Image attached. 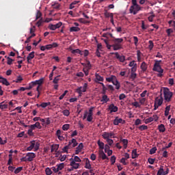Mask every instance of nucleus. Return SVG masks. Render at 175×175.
<instances>
[{"instance_id": "19", "label": "nucleus", "mask_w": 175, "mask_h": 175, "mask_svg": "<svg viewBox=\"0 0 175 175\" xmlns=\"http://www.w3.org/2000/svg\"><path fill=\"white\" fill-rule=\"evenodd\" d=\"M33 58H35V51H32L28 55L27 57L28 64H31V60L33 59Z\"/></svg>"}, {"instance_id": "37", "label": "nucleus", "mask_w": 175, "mask_h": 175, "mask_svg": "<svg viewBox=\"0 0 175 175\" xmlns=\"http://www.w3.org/2000/svg\"><path fill=\"white\" fill-rule=\"evenodd\" d=\"M104 16L107 18H109V17H110V18H111V16L112 17H114V15L113 14V13H110L107 11H105V13H104Z\"/></svg>"}, {"instance_id": "38", "label": "nucleus", "mask_w": 175, "mask_h": 175, "mask_svg": "<svg viewBox=\"0 0 175 175\" xmlns=\"http://www.w3.org/2000/svg\"><path fill=\"white\" fill-rule=\"evenodd\" d=\"M85 169H91V164L90 163V159H85Z\"/></svg>"}, {"instance_id": "2", "label": "nucleus", "mask_w": 175, "mask_h": 175, "mask_svg": "<svg viewBox=\"0 0 175 175\" xmlns=\"http://www.w3.org/2000/svg\"><path fill=\"white\" fill-rule=\"evenodd\" d=\"M163 94L164 96L165 103L172 102V98H173V92L170 91V88H163Z\"/></svg>"}, {"instance_id": "27", "label": "nucleus", "mask_w": 175, "mask_h": 175, "mask_svg": "<svg viewBox=\"0 0 175 175\" xmlns=\"http://www.w3.org/2000/svg\"><path fill=\"white\" fill-rule=\"evenodd\" d=\"M80 3V1H72L69 6V9L72 10V9H75V8H76V6H75V5H77Z\"/></svg>"}, {"instance_id": "11", "label": "nucleus", "mask_w": 175, "mask_h": 175, "mask_svg": "<svg viewBox=\"0 0 175 175\" xmlns=\"http://www.w3.org/2000/svg\"><path fill=\"white\" fill-rule=\"evenodd\" d=\"M154 103L158 105V106H162V103H163V97H162V94L155 98Z\"/></svg>"}, {"instance_id": "63", "label": "nucleus", "mask_w": 175, "mask_h": 175, "mask_svg": "<svg viewBox=\"0 0 175 175\" xmlns=\"http://www.w3.org/2000/svg\"><path fill=\"white\" fill-rule=\"evenodd\" d=\"M142 124V120L140 119H137L135 122V125H136V126H137L138 125Z\"/></svg>"}, {"instance_id": "24", "label": "nucleus", "mask_w": 175, "mask_h": 175, "mask_svg": "<svg viewBox=\"0 0 175 175\" xmlns=\"http://www.w3.org/2000/svg\"><path fill=\"white\" fill-rule=\"evenodd\" d=\"M96 83H98V81H104L105 79L103 77L100 76L99 74L96 73Z\"/></svg>"}, {"instance_id": "44", "label": "nucleus", "mask_w": 175, "mask_h": 175, "mask_svg": "<svg viewBox=\"0 0 175 175\" xmlns=\"http://www.w3.org/2000/svg\"><path fill=\"white\" fill-rule=\"evenodd\" d=\"M70 161H72L74 162H81V159H80V157L75 156L74 159H70Z\"/></svg>"}, {"instance_id": "16", "label": "nucleus", "mask_w": 175, "mask_h": 175, "mask_svg": "<svg viewBox=\"0 0 175 175\" xmlns=\"http://www.w3.org/2000/svg\"><path fill=\"white\" fill-rule=\"evenodd\" d=\"M44 80V78H41L39 80H36L35 81H32L31 84L33 85V86L34 85H42V84H43V81Z\"/></svg>"}, {"instance_id": "3", "label": "nucleus", "mask_w": 175, "mask_h": 175, "mask_svg": "<svg viewBox=\"0 0 175 175\" xmlns=\"http://www.w3.org/2000/svg\"><path fill=\"white\" fill-rule=\"evenodd\" d=\"M161 62H162V60H154V64L152 68L154 72H158V73H163V69L161 66Z\"/></svg>"}, {"instance_id": "64", "label": "nucleus", "mask_w": 175, "mask_h": 175, "mask_svg": "<svg viewBox=\"0 0 175 175\" xmlns=\"http://www.w3.org/2000/svg\"><path fill=\"white\" fill-rule=\"evenodd\" d=\"M116 156H111V165H114V163H116Z\"/></svg>"}, {"instance_id": "4", "label": "nucleus", "mask_w": 175, "mask_h": 175, "mask_svg": "<svg viewBox=\"0 0 175 175\" xmlns=\"http://www.w3.org/2000/svg\"><path fill=\"white\" fill-rule=\"evenodd\" d=\"M139 10H142V7L140 5H131L129 9L130 13H132L133 14H137V12H139Z\"/></svg>"}, {"instance_id": "1", "label": "nucleus", "mask_w": 175, "mask_h": 175, "mask_svg": "<svg viewBox=\"0 0 175 175\" xmlns=\"http://www.w3.org/2000/svg\"><path fill=\"white\" fill-rule=\"evenodd\" d=\"M110 41L112 43V48L114 51H118V50L122 49V42H124V39L113 38V39H111Z\"/></svg>"}, {"instance_id": "34", "label": "nucleus", "mask_w": 175, "mask_h": 175, "mask_svg": "<svg viewBox=\"0 0 175 175\" xmlns=\"http://www.w3.org/2000/svg\"><path fill=\"white\" fill-rule=\"evenodd\" d=\"M139 157V154H137V150L134 149L132 151V159H135V158H137Z\"/></svg>"}, {"instance_id": "7", "label": "nucleus", "mask_w": 175, "mask_h": 175, "mask_svg": "<svg viewBox=\"0 0 175 175\" xmlns=\"http://www.w3.org/2000/svg\"><path fill=\"white\" fill-rule=\"evenodd\" d=\"M111 54L113 55H114L116 56V58L120 61V62H125V56L124 55H120L118 52H113L111 53Z\"/></svg>"}, {"instance_id": "33", "label": "nucleus", "mask_w": 175, "mask_h": 175, "mask_svg": "<svg viewBox=\"0 0 175 175\" xmlns=\"http://www.w3.org/2000/svg\"><path fill=\"white\" fill-rule=\"evenodd\" d=\"M80 31V27H71L70 28V32H79Z\"/></svg>"}, {"instance_id": "51", "label": "nucleus", "mask_w": 175, "mask_h": 175, "mask_svg": "<svg viewBox=\"0 0 175 175\" xmlns=\"http://www.w3.org/2000/svg\"><path fill=\"white\" fill-rule=\"evenodd\" d=\"M57 170L59 171L64 169V167H65V164L64 163H62L60 164L57 165Z\"/></svg>"}, {"instance_id": "32", "label": "nucleus", "mask_w": 175, "mask_h": 175, "mask_svg": "<svg viewBox=\"0 0 175 175\" xmlns=\"http://www.w3.org/2000/svg\"><path fill=\"white\" fill-rule=\"evenodd\" d=\"M99 155H100V158H102V159H103V160L109 159L107 158V156H106V154H105V152H103V150H100Z\"/></svg>"}, {"instance_id": "14", "label": "nucleus", "mask_w": 175, "mask_h": 175, "mask_svg": "<svg viewBox=\"0 0 175 175\" xmlns=\"http://www.w3.org/2000/svg\"><path fill=\"white\" fill-rule=\"evenodd\" d=\"M109 110H110V113H117L118 111V107L114 105V104H111L109 106Z\"/></svg>"}, {"instance_id": "29", "label": "nucleus", "mask_w": 175, "mask_h": 175, "mask_svg": "<svg viewBox=\"0 0 175 175\" xmlns=\"http://www.w3.org/2000/svg\"><path fill=\"white\" fill-rule=\"evenodd\" d=\"M102 137L105 140L110 139V134L108 132H104L102 135Z\"/></svg>"}, {"instance_id": "59", "label": "nucleus", "mask_w": 175, "mask_h": 175, "mask_svg": "<svg viewBox=\"0 0 175 175\" xmlns=\"http://www.w3.org/2000/svg\"><path fill=\"white\" fill-rule=\"evenodd\" d=\"M86 68L87 69H91V68H92V66L91 65V62L88 60L86 61Z\"/></svg>"}, {"instance_id": "56", "label": "nucleus", "mask_w": 175, "mask_h": 175, "mask_svg": "<svg viewBox=\"0 0 175 175\" xmlns=\"http://www.w3.org/2000/svg\"><path fill=\"white\" fill-rule=\"evenodd\" d=\"M149 43V50H152V49H154V42H152V40H149L148 42Z\"/></svg>"}, {"instance_id": "22", "label": "nucleus", "mask_w": 175, "mask_h": 175, "mask_svg": "<svg viewBox=\"0 0 175 175\" xmlns=\"http://www.w3.org/2000/svg\"><path fill=\"white\" fill-rule=\"evenodd\" d=\"M58 148H59V144H53L51 146V152H57V151H58Z\"/></svg>"}, {"instance_id": "39", "label": "nucleus", "mask_w": 175, "mask_h": 175, "mask_svg": "<svg viewBox=\"0 0 175 175\" xmlns=\"http://www.w3.org/2000/svg\"><path fill=\"white\" fill-rule=\"evenodd\" d=\"M51 105V103H42L40 105V107H42V109H46L47 106H50Z\"/></svg>"}, {"instance_id": "57", "label": "nucleus", "mask_w": 175, "mask_h": 175, "mask_svg": "<svg viewBox=\"0 0 175 175\" xmlns=\"http://www.w3.org/2000/svg\"><path fill=\"white\" fill-rule=\"evenodd\" d=\"M21 170H23V167H17V168L14 170L15 174H18V173H20V172H21Z\"/></svg>"}, {"instance_id": "41", "label": "nucleus", "mask_w": 175, "mask_h": 175, "mask_svg": "<svg viewBox=\"0 0 175 175\" xmlns=\"http://www.w3.org/2000/svg\"><path fill=\"white\" fill-rule=\"evenodd\" d=\"M51 6L53 9H59L61 5H59L58 2H55L51 5Z\"/></svg>"}, {"instance_id": "5", "label": "nucleus", "mask_w": 175, "mask_h": 175, "mask_svg": "<svg viewBox=\"0 0 175 175\" xmlns=\"http://www.w3.org/2000/svg\"><path fill=\"white\" fill-rule=\"evenodd\" d=\"M94 107H92L89 109V112H88V116H87V121L88 122H92V120H94V118L92 116H94Z\"/></svg>"}, {"instance_id": "15", "label": "nucleus", "mask_w": 175, "mask_h": 175, "mask_svg": "<svg viewBox=\"0 0 175 175\" xmlns=\"http://www.w3.org/2000/svg\"><path fill=\"white\" fill-rule=\"evenodd\" d=\"M27 126H29V128H31L33 131L34 129H36V128L37 129H42V126L39 122H36V124Z\"/></svg>"}, {"instance_id": "13", "label": "nucleus", "mask_w": 175, "mask_h": 175, "mask_svg": "<svg viewBox=\"0 0 175 175\" xmlns=\"http://www.w3.org/2000/svg\"><path fill=\"white\" fill-rule=\"evenodd\" d=\"M26 157H27V161L29 162H32V161H33V159L36 157V154H35V153L33 152H28L26 154Z\"/></svg>"}, {"instance_id": "17", "label": "nucleus", "mask_w": 175, "mask_h": 175, "mask_svg": "<svg viewBox=\"0 0 175 175\" xmlns=\"http://www.w3.org/2000/svg\"><path fill=\"white\" fill-rule=\"evenodd\" d=\"M68 144L70 145V147H71V148H73L76 147L77 144H79V143H77L76 139L73 138L68 142Z\"/></svg>"}, {"instance_id": "47", "label": "nucleus", "mask_w": 175, "mask_h": 175, "mask_svg": "<svg viewBox=\"0 0 175 175\" xmlns=\"http://www.w3.org/2000/svg\"><path fill=\"white\" fill-rule=\"evenodd\" d=\"M44 23V21L42 18H40L37 23H36V25L37 27H38V28L40 27H41V25Z\"/></svg>"}, {"instance_id": "18", "label": "nucleus", "mask_w": 175, "mask_h": 175, "mask_svg": "<svg viewBox=\"0 0 175 175\" xmlns=\"http://www.w3.org/2000/svg\"><path fill=\"white\" fill-rule=\"evenodd\" d=\"M83 147L84 146L83 145V143H80L76 148L75 154L79 155V153L81 152V150H83Z\"/></svg>"}, {"instance_id": "40", "label": "nucleus", "mask_w": 175, "mask_h": 175, "mask_svg": "<svg viewBox=\"0 0 175 175\" xmlns=\"http://www.w3.org/2000/svg\"><path fill=\"white\" fill-rule=\"evenodd\" d=\"M114 79H116V76L111 75V77L106 78V81H108V83H113Z\"/></svg>"}, {"instance_id": "42", "label": "nucleus", "mask_w": 175, "mask_h": 175, "mask_svg": "<svg viewBox=\"0 0 175 175\" xmlns=\"http://www.w3.org/2000/svg\"><path fill=\"white\" fill-rule=\"evenodd\" d=\"M8 104H3V102L0 103V109L3 110L5 109H8Z\"/></svg>"}, {"instance_id": "26", "label": "nucleus", "mask_w": 175, "mask_h": 175, "mask_svg": "<svg viewBox=\"0 0 175 175\" xmlns=\"http://www.w3.org/2000/svg\"><path fill=\"white\" fill-rule=\"evenodd\" d=\"M159 131L161 133H163L166 131V128L165 127V125L163 124H161L158 126Z\"/></svg>"}, {"instance_id": "30", "label": "nucleus", "mask_w": 175, "mask_h": 175, "mask_svg": "<svg viewBox=\"0 0 175 175\" xmlns=\"http://www.w3.org/2000/svg\"><path fill=\"white\" fill-rule=\"evenodd\" d=\"M120 142L123 143V147L124 150H126V148L128 147V139L121 138Z\"/></svg>"}, {"instance_id": "12", "label": "nucleus", "mask_w": 175, "mask_h": 175, "mask_svg": "<svg viewBox=\"0 0 175 175\" xmlns=\"http://www.w3.org/2000/svg\"><path fill=\"white\" fill-rule=\"evenodd\" d=\"M119 124H125V120H122V118L116 117L115 120H113V125H119Z\"/></svg>"}, {"instance_id": "23", "label": "nucleus", "mask_w": 175, "mask_h": 175, "mask_svg": "<svg viewBox=\"0 0 175 175\" xmlns=\"http://www.w3.org/2000/svg\"><path fill=\"white\" fill-rule=\"evenodd\" d=\"M70 165L72 166L74 169H79L80 164L78 163H76V161H70Z\"/></svg>"}, {"instance_id": "28", "label": "nucleus", "mask_w": 175, "mask_h": 175, "mask_svg": "<svg viewBox=\"0 0 175 175\" xmlns=\"http://www.w3.org/2000/svg\"><path fill=\"white\" fill-rule=\"evenodd\" d=\"M97 144L100 150H101V151H103V150H105V143H103V142H100V140H98L97 142Z\"/></svg>"}, {"instance_id": "53", "label": "nucleus", "mask_w": 175, "mask_h": 175, "mask_svg": "<svg viewBox=\"0 0 175 175\" xmlns=\"http://www.w3.org/2000/svg\"><path fill=\"white\" fill-rule=\"evenodd\" d=\"M23 79L21 76H18L16 78V81H14V83H21L23 81Z\"/></svg>"}, {"instance_id": "20", "label": "nucleus", "mask_w": 175, "mask_h": 175, "mask_svg": "<svg viewBox=\"0 0 175 175\" xmlns=\"http://www.w3.org/2000/svg\"><path fill=\"white\" fill-rule=\"evenodd\" d=\"M112 83L113 84V85H116V90H118L121 87V85H120V82H118V81L117 80V77H115V78H113Z\"/></svg>"}, {"instance_id": "25", "label": "nucleus", "mask_w": 175, "mask_h": 175, "mask_svg": "<svg viewBox=\"0 0 175 175\" xmlns=\"http://www.w3.org/2000/svg\"><path fill=\"white\" fill-rule=\"evenodd\" d=\"M110 100V98L107 96V95H103L102 96V98L100 100V102H103V103H107Z\"/></svg>"}, {"instance_id": "58", "label": "nucleus", "mask_w": 175, "mask_h": 175, "mask_svg": "<svg viewBox=\"0 0 175 175\" xmlns=\"http://www.w3.org/2000/svg\"><path fill=\"white\" fill-rule=\"evenodd\" d=\"M67 92H68V90L64 91V92L59 97V100H62V99L65 98V96L66 95Z\"/></svg>"}, {"instance_id": "9", "label": "nucleus", "mask_w": 175, "mask_h": 175, "mask_svg": "<svg viewBox=\"0 0 175 175\" xmlns=\"http://www.w3.org/2000/svg\"><path fill=\"white\" fill-rule=\"evenodd\" d=\"M169 174V168H166V171H163V166H161L157 172V175H166Z\"/></svg>"}, {"instance_id": "52", "label": "nucleus", "mask_w": 175, "mask_h": 175, "mask_svg": "<svg viewBox=\"0 0 175 175\" xmlns=\"http://www.w3.org/2000/svg\"><path fill=\"white\" fill-rule=\"evenodd\" d=\"M70 128V125L69 124H66L62 126L63 131H68Z\"/></svg>"}, {"instance_id": "54", "label": "nucleus", "mask_w": 175, "mask_h": 175, "mask_svg": "<svg viewBox=\"0 0 175 175\" xmlns=\"http://www.w3.org/2000/svg\"><path fill=\"white\" fill-rule=\"evenodd\" d=\"M157 152V147H153L150 150V155H152Z\"/></svg>"}, {"instance_id": "45", "label": "nucleus", "mask_w": 175, "mask_h": 175, "mask_svg": "<svg viewBox=\"0 0 175 175\" xmlns=\"http://www.w3.org/2000/svg\"><path fill=\"white\" fill-rule=\"evenodd\" d=\"M59 77H61V75H57L54 78L53 81V84H58V81H59Z\"/></svg>"}, {"instance_id": "10", "label": "nucleus", "mask_w": 175, "mask_h": 175, "mask_svg": "<svg viewBox=\"0 0 175 175\" xmlns=\"http://www.w3.org/2000/svg\"><path fill=\"white\" fill-rule=\"evenodd\" d=\"M87 87H88V85L87 83H84L83 87H79L77 89V92L79 94H83V92H85L87 91Z\"/></svg>"}, {"instance_id": "31", "label": "nucleus", "mask_w": 175, "mask_h": 175, "mask_svg": "<svg viewBox=\"0 0 175 175\" xmlns=\"http://www.w3.org/2000/svg\"><path fill=\"white\" fill-rule=\"evenodd\" d=\"M0 83H2V84H3L4 85H6L7 87L8 85H10V83H9V81H8V79L3 77V79H1V80H0Z\"/></svg>"}, {"instance_id": "48", "label": "nucleus", "mask_w": 175, "mask_h": 175, "mask_svg": "<svg viewBox=\"0 0 175 175\" xmlns=\"http://www.w3.org/2000/svg\"><path fill=\"white\" fill-rule=\"evenodd\" d=\"M139 131H146L148 129V127L146 125H142L138 127Z\"/></svg>"}, {"instance_id": "36", "label": "nucleus", "mask_w": 175, "mask_h": 175, "mask_svg": "<svg viewBox=\"0 0 175 175\" xmlns=\"http://www.w3.org/2000/svg\"><path fill=\"white\" fill-rule=\"evenodd\" d=\"M170 107H171V105H167L165 107V113H164V116L165 117H167V116H169V111H170Z\"/></svg>"}, {"instance_id": "62", "label": "nucleus", "mask_w": 175, "mask_h": 175, "mask_svg": "<svg viewBox=\"0 0 175 175\" xmlns=\"http://www.w3.org/2000/svg\"><path fill=\"white\" fill-rule=\"evenodd\" d=\"M168 24L171 26L173 27L174 28V31H175V21H170L168 22Z\"/></svg>"}, {"instance_id": "61", "label": "nucleus", "mask_w": 175, "mask_h": 175, "mask_svg": "<svg viewBox=\"0 0 175 175\" xmlns=\"http://www.w3.org/2000/svg\"><path fill=\"white\" fill-rule=\"evenodd\" d=\"M137 77V75L136 74V72H131V79H132V80H135V79H136V77Z\"/></svg>"}, {"instance_id": "50", "label": "nucleus", "mask_w": 175, "mask_h": 175, "mask_svg": "<svg viewBox=\"0 0 175 175\" xmlns=\"http://www.w3.org/2000/svg\"><path fill=\"white\" fill-rule=\"evenodd\" d=\"M45 173L46 175H51L53 174V171H51V169H50V167H46L45 170Z\"/></svg>"}, {"instance_id": "6", "label": "nucleus", "mask_w": 175, "mask_h": 175, "mask_svg": "<svg viewBox=\"0 0 175 175\" xmlns=\"http://www.w3.org/2000/svg\"><path fill=\"white\" fill-rule=\"evenodd\" d=\"M35 148L36 151H38L39 150V146L35 144V140H33L31 142V145L27 148V151H32Z\"/></svg>"}, {"instance_id": "43", "label": "nucleus", "mask_w": 175, "mask_h": 175, "mask_svg": "<svg viewBox=\"0 0 175 175\" xmlns=\"http://www.w3.org/2000/svg\"><path fill=\"white\" fill-rule=\"evenodd\" d=\"M62 113L64 116H65L66 117H69V116L70 115V111H69V110L68 109H64L62 111Z\"/></svg>"}, {"instance_id": "55", "label": "nucleus", "mask_w": 175, "mask_h": 175, "mask_svg": "<svg viewBox=\"0 0 175 175\" xmlns=\"http://www.w3.org/2000/svg\"><path fill=\"white\" fill-rule=\"evenodd\" d=\"M7 59H8V62H7L8 65H12L13 64V61H14V59L10 58V57H8Z\"/></svg>"}, {"instance_id": "21", "label": "nucleus", "mask_w": 175, "mask_h": 175, "mask_svg": "<svg viewBox=\"0 0 175 175\" xmlns=\"http://www.w3.org/2000/svg\"><path fill=\"white\" fill-rule=\"evenodd\" d=\"M70 50L71 51L72 54H80V55H83V53L80 49H72V48H70Z\"/></svg>"}, {"instance_id": "60", "label": "nucleus", "mask_w": 175, "mask_h": 175, "mask_svg": "<svg viewBox=\"0 0 175 175\" xmlns=\"http://www.w3.org/2000/svg\"><path fill=\"white\" fill-rule=\"evenodd\" d=\"M152 121H153V119L152 117L148 118L145 120V124H150V122H152Z\"/></svg>"}, {"instance_id": "46", "label": "nucleus", "mask_w": 175, "mask_h": 175, "mask_svg": "<svg viewBox=\"0 0 175 175\" xmlns=\"http://www.w3.org/2000/svg\"><path fill=\"white\" fill-rule=\"evenodd\" d=\"M70 148H72L70 147V145H69V144H68L67 146H64L62 150H63L64 152H66L68 154V150H69Z\"/></svg>"}, {"instance_id": "8", "label": "nucleus", "mask_w": 175, "mask_h": 175, "mask_svg": "<svg viewBox=\"0 0 175 175\" xmlns=\"http://www.w3.org/2000/svg\"><path fill=\"white\" fill-rule=\"evenodd\" d=\"M62 26V23L61 22H59L56 25L50 24L49 25V29H51V31H55V29H57V28H61Z\"/></svg>"}, {"instance_id": "35", "label": "nucleus", "mask_w": 175, "mask_h": 175, "mask_svg": "<svg viewBox=\"0 0 175 175\" xmlns=\"http://www.w3.org/2000/svg\"><path fill=\"white\" fill-rule=\"evenodd\" d=\"M140 68L143 72H146V70H147V64L143 62L141 64Z\"/></svg>"}, {"instance_id": "49", "label": "nucleus", "mask_w": 175, "mask_h": 175, "mask_svg": "<svg viewBox=\"0 0 175 175\" xmlns=\"http://www.w3.org/2000/svg\"><path fill=\"white\" fill-rule=\"evenodd\" d=\"M137 57L138 62H140V61H142V53L140 51H137Z\"/></svg>"}]
</instances>
